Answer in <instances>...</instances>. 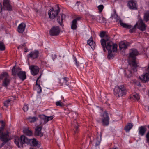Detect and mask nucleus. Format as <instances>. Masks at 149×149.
<instances>
[{
	"label": "nucleus",
	"mask_w": 149,
	"mask_h": 149,
	"mask_svg": "<svg viewBox=\"0 0 149 149\" xmlns=\"http://www.w3.org/2000/svg\"><path fill=\"white\" fill-rule=\"evenodd\" d=\"M113 91V94L116 97H120L125 95L127 90L123 85H117L115 86Z\"/></svg>",
	"instance_id": "1"
},
{
	"label": "nucleus",
	"mask_w": 149,
	"mask_h": 149,
	"mask_svg": "<svg viewBox=\"0 0 149 149\" xmlns=\"http://www.w3.org/2000/svg\"><path fill=\"white\" fill-rule=\"evenodd\" d=\"M31 140V139H28L24 135H22L20 138L18 137H15L14 139V141L15 144L19 148H20L23 146V144L30 143Z\"/></svg>",
	"instance_id": "2"
},
{
	"label": "nucleus",
	"mask_w": 149,
	"mask_h": 149,
	"mask_svg": "<svg viewBox=\"0 0 149 149\" xmlns=\"http://www.w3.org/2000/svg\"><path fill=\"white\" fill-rule=\"evenodd\" d=\"M0 79L3 80V86L7 87L10 84V78L7 73L4 72L0 76Z\"/></svg>",
	"instance_id": "3"
},
{
	"label": "nucleus",
	"mask_w": 149,
	"mask_h": 149,
	"mask_svg": "<svg viewBox=\"0 0 149 149\" xmlns=\"http://www.w3.org/2000/svg\"><path fill=\"white\" fill-rule=\"evenodd\" d=\"M117 45L116 44L113 43L111 41H109L107 42V45L105 47L109 51H112V49L113 52H116L117 51Z\"/></svg>",
	"instance_id": "4"
},
{
	"label": "nucleus",
	"mask_w": 149,
	"mask_h": 149,
	"mask_svg": "<svg viewBox=\"0 0 149 149\" xmlns=\"http://www.w3.org/2000/svg\"><path fill=\"white\" fill-rule=\"evenodd\" d=\"M119 22L120 25L123 28L130 29V33H133L135 32L137 24H136L134 26L132 27L131 25L123 23L121 20H120Z\"/></svg>",
	"instance_id": "5"
},
{
	"label": "nucleus",
	"mask_w": 149,
	"mask_h": 149,
	"mask_svg": "<svg viewBox=\"0 0 149 149\" xmlns=\"http://www.w3.org/2000/svg\"><path fill=\"white\" fill-rule=\"evenodd\" d=\"M57 10L54 11L53 8H52L48 11V14L49 16V18L50 19H53L54 18L58 15L60 11V8L58 6L57 7Z\"/></svg>",
	"instance_id": "6"
},
{
	"label": "nucleus",
	"mask_w": 149,
	"mask_h": 149,
	"mask_svg": "<svg viewBox=\"0 0 149 149\" xmlns=\"http://www.w3.org/2000/svg\"><path fill=\"white\" fill-rule=\"evenodd\" d=\"M0 135V139L1 141L3 142L2 145H4L10 140L8 132L4 133H3V132Z\"/></svg>",
	"instance_id": "7"
},
{
	"label": "nucleus",
	"mask_w": 149,
	"mask_h": 149,
	"mask_svg": "<svg viewBox=\"0 0 149 149\" xmlns=\"http://www.w3.org/2000/svg\"><path fill=\"white\" fill-rule=\"evenodd\" d=\"M60 29L58 26H54L50 30L49 33L50 35L56 36L58 35L60 33Z\"/></svg>",
	"instance_id": "8"
},
{
	"label": "nucleus",
	"mask_w": 149,
	"mask_h": 149,
	"mask_svg": "<svg viewBox=\"0 0 149 149\" xmlns=\"http://www.w3.org/2000/svg\"><path fill=\"white\" fill-rule=\"evenodd\" d=\"M102 122L104 126H107L109 124V117L106 112H104L102 115Z\"/></svg>",
	"instance_id": "9"
},
{
	"label": "nucleus",
	"mask_w": 149,
	"mask_h": 149,
	"mask_svg": "<svg viewBox=\"0 0 149 149\" xmlns=\"http://www.w3.org/2000/svg\"><path fill=\"white\" fill-rule=\"evenodd\" d=\"M136 24H137L138 28L140 30L144 31L146 30V25L141 19H139Z\"/></svg>",
	"instance_id": "10"
},
{
	"label": "nucleus",
	"mask_w": 149,
	"mask_h": 149,
	"mask_svg": "<svg viewBox=\"0 0 149 149\" xmlns=\"http://www.w3.org/2000/svg\"><path fill=\"white\" fill-rule=\"evenodd\" d=\"M32 74L33 76L36 75L38 73L39 69L38 67L34 65H31L29 67Z\"/></svg>",
	"instance_id": "11"
},
{
	"label": "nucleus",
	"mask_w": 149,
	"mask_h": 149,
	"mask_svg": "<svg viewBox=\"0 0 149 149\" xmlns=\"http://www.w3.org/2000/svg\"><path fill=\"white\" fill-rule=\"evenodd\" d=\"M139 78L143 82H148L149 81V73H144L139 77Z\"/></svg>",
	"instance_id": "12"
},
{
	"label": "nucleus",
	"mask_w": 149,
	"mask_h": 149,
	"mask_svg": "<svg viewBox=\"0 0 149 149\" xmlns=\"http://www.w3.org/2000/svg\"><path fill=\"white\" fill-rule=\"evenodd\" d=\"M135 61L136 59H132V61L130 63V65L131 68V69L134 72H137V68L138 66Z\"/></svg>",
	"instance_id": "13"
},
{
	"label": "nucleus",
	"mask_w": 149,
	"mask_h": 149,
	"mask_svg": "<svg viewBox=\"0 0 149 149\" xmlns=\"http://www.w3.org/2000/svg\"><path fill=\"white\" fill-rule=\"evenodd\" d=\"M131 52L130 53V57L132 59H136V56L138 55L139 52L137 50L135 49H131Z\"/></svg>",
	"instance_id": "14"
},
{
	"label": "nucleus",
	"mask_w": 149,
	"mask_h": 149,
	"mask_svg": "<svg viewBox=\"0 0 149 149\" xmlns=\"http://www.w3.org/2000/svg\"><path fill=\"white\" fill-rule=\"evenodd\" d=\"M42 126H37L35 131V134L36 136H40L42 137L43 135V133L41 132Z\"/></svg>",
	"instance_id": "15"
},
{
	"label": "nucleus",
	"mask_w": 149,
	"mask_h": 149,
	"mask_svg": "<svg viewBox=\"0 0 149 149\" xmlns=\"http://www.w3.org/2000/svg\"><path fill=\"white\" fill-rule=\"evenodd\" d=\"M21 69L19 67H17L15 65L13 66L12 69V74L13 76L18 75L20 72L21 71Z\"/></svg>",
	"instance_id": "16"
},
{
	"label": "nucleus",
	"mask_w": 149,
	"mask_h": 149,
	"mask_svg": "<svg viewBox=\"0 0 149 149\" xmlns=\"http://www.w3.org/2000/svg\"><path fill=\"white\" fill-rule=\"evenodd\" d=\"M39 54V52L38 51H35L31 52L28 55V58H31L34 59L38 58Z\"/></svg>",
	"instance_id": "17"
},
{
	"label": "nucleus",
	"mask_w": 149,
	"mask_h": 149,
	"mask_svg": "<svg viewBox=\"0 0 149 149\" xmlns=\"http://www.w3.org/2000/svg\"><path fill=\"white\" fill-rule=\"evenodd\" d=\"M65 18V15L63 14L59 15L57 17V21L60 25L62 26L63 24V21Z\"/></svg>",
	"instance_id": "18"
},
{
	"label": "nucleus",
	"mask_w": 149,
	"mask_h": 149,
	"mask_svg": "<svg viewBox=\"0 0 149 149\" xmlns=\"http://www.w3.org/2000/svg\"><path fill=\"white\" fill-rule=\"evenodd\" d=\"M128 6L130 9H137L136 4L134 1L131 0L128 2Z\"/></svg>",
	"instance_id": "19"
},
{
	"label": "nucleus",
	"mask_w": 149,
	"mask_h": 149,
	"mask_svg": "<svg viewBox=\"0 0 149 149\" xmlns=\"http://www.w3.org/2000/svg\"><path fill=\"white\" fill-rule=\"evenodd\" d=\"M26 24L24 23H22L18 26L17 31H18L20 33H23L25 29Z\"/></svg>",
	"instance_id": "20"
},
{
	"label": "nucleus",
	"mask_w": 149,
	"mask_h": 149,
	"mask_svg": "<svg viewBox=\"0 0 149 149\" xmlns=\"http://www.w3.org/2000/svg\"><path fill=\"white\" fill-rule=\"evenodd\" d=\"M3 5L6 7L7 10L9 11H11L12 10V7L9 3V1L8 0H5L3 3Z\"/></svg>",
	"instance_id": "21"
},
{
	"label": "nucleus",
	"mask_w": 149,
	"mask_h": 149,
	"mask_svg": "<svg viewBox=\"0 0 149 149\" xmlns=\"http://www.w3.org/2000/svg\"><path fill=\"white\" fill-rule=\"evenodd\" d=\"M17 76L22 81H24L26 77L25 72L22 71L21 70L18 74Z\"/></svg>",
	"instance_id": "22"
},
{
	"label": "nucleus",
	"mask_w": 149,
	"mask_h": 149,
	"mask_svg": "<svg viewBox=\"0 0 149 149\" xmlns=\"http://www.w3.org/2000/svg\"><path fill=\"white\" fill-rule=\"evenodd\" d=\"M72 127H74V128L73 129L74 131V135H75L79 132V125L78 124H75L74 123H73L72 124Z\"/></svg>",
	"instance_id": "23"
},
{
	"label": "nucleus",
	"mask_w": 149,
	"mask_h": 149,
	"mask_svg": "<svg viewBox=\"0 0 149 149\" xmlns=\"http://www.w3.org/2000/svg\"><path fill=\"white\" fill-rule=\"evenodd\" d=\"M6 125V123L4 121H0V134L3 132Z\"/></svg>",
	"instance_id": "24"
},
{
	"label": "nucleus",
	"mask_w": 149,
	"mask_h": 149,
	"mask_svg": "<svg viewBox=\"0 0 149 149\" xmlns=\"http://www.w3.org/2000/svg\"><path fill=\"white\" fill-rule=\"evenodd\" d=\"M146 130L145 126H141L139 127V134L141 136H143Z\"/></svg>",
	"instance_id": "25"
},
{
	"label": "nucleus",
	"mask_w": 149,
	"mask_h": 149,
	"mask_svg": "<svg viewBox=\"0 0 149 149\" xmlns=\"http://www.w3.org/2000/svg\"><path fill=\"white\" fill-rule=\"evenodd\" d=\"M23 132L25 134L29 136H31L32 134V131L29 130L28 128H24Z\"/></svg>",
	"instance_id": "26"
},
{
	"label": "nucleus",
	"mask_w": 149,
	"mask_h": 149,
	"mask_svg": "<svg viewBox=\"0 0 149 149\" xmlns=\"http://www.w3.org/2000/svg\"><path fill=\"white\" fill-rule=\"evenodd\" d=\"M133 72L134 73L132 69L130 70H126L125 71V76L128 78H130L132 76Z\"/></svg>",
	"instance_id": "27"
},
{
	"label": "nucleus",
	"mask_w": 149,
	"mask_h": 149,
	"mask_svg": "<svg viewBox=\"0 0 149 149\" xmlns=\"http://www.w3.org/2000/svg\"><path fill=\"white\" fill-rule=\"evenodd\" d=\"M110 18L113 19L114 18L115 19V22H117L118 20L119 21L120 20V17L118 16V15L116 14V11H114V13L111 15L110 17Z\"/></svg>",
	"instance_id": "28"
},
{
	"label": "nucleus",
	"mask_w": 149,
	"mask_h": 149,
	"mask_svg": "<svg viewBox=\"0 0 149 149\" xmlns=\"http://www.w3.org/2000/svg\"><path fill=\"white\" fill-rule=\"evenodd\" d=\"M42 75V74H41L40 76L38 78L36 81V85L37 86V88L38 89V92L39 93H41L42 92V89L40 85L39 84H38V80L40 78L41 76Z\"/></svg>",
	"instance_id": "29"
},
{
	"label": "nucleus",
	"mask_w": 149,
	"mask_h": 149,
	"mask_svg": "<svg viewBox=\"0 0 149 149\" xmlns=\"http://www.w3.org/2000/svg\"><path fill=\"white\" fill-rule=\"evenodd\" d=\"M100 42L104 51H106L105 47L107 45V42H108L105 39H102L100 40Z\"/></svg>",
	"instance_id": "30"
},
{
	"label": "nucleus",
	"mask_w": 149,
	"mask_h": 149,
	"mask_svg": "<svg viewBox=\"0 0 149 149\" xmlns=\"http://www.w3.org/2000/svg\"><path fill=\"white\" fill-rule=\"evenodd\" d=\"M87 44L90 46L92 48L94 47L95 43L93 42V38L92 36L90 38L89 40H88Z\"/></svg>",
	"instance_id": "31"
},
{
	"label": "nucleus",
	"mask_w": 149,
	"mask_h": 149,
	"mask_svg": "<svg viewBox=\"0 0 149 149\" xmlns=\"http://www.w3.org/2000/svg\"><path fill=\"white\" fill-rule=\"evenodd\" d=\"M131 97L135 100L138 101L139 99V94L136 93H133L131 96Z\"/></svg>",
	"instance_id": "32"
},
{
	"label": "nucleus",
	"mask_w": 149,
	"mask_h": 149,
	"mask_svg": "<svg viewBox=\"0 0 149 149\" xmlns=\"http://www.w3.org/2000/svg\"><path fill=\"white\" fill-rule=\"evenodd\" d=\"M128 46L127 43L121 42L119 44V47L121 49H125L127 48Z\"/></svg>",
	"instance_id": "33"
},
{
	"label": "nucleus",
	"mask_w": 149,
	"mask_h": 149,
	"mask_svg": "<svg viewBox=\"0 0 149 149\" xmlns=\"http://www.w3.org/2000/svg\"><path fill=\"white\" fill-rule=\"evenodd\" d=\"M132 127L133 125L132 124L128 123L125 127L124 130L126 132H129Z\"/></svg>",
	"instance_id": "34"
},
{
	"label": "nucleus",
	"mask_w": 149,
	"mask_h": 149,
	"mask_svg": "<svg viewBox=\"0 0 149 149\" xmlns=\"http://www.w3.org/2000/svg\"><path fill=\"white\" fill-rule=\"evenodd\" d=\"M96 18L97 21L100 23H104L106 21L105 18L103 17H100L98 16L96 17Z\"/></svg>",
	"instance_id": "35"
},
{
	"label": "nucleus",
	"mask_w": 149,
	"mask_h": 149,
	"mask_svg": "<svg viewBox=\"0 0 149 149\" xmlns=\"http://www.w3.org/2000/svg\"><path fill=\"white\" fill-rule=\"evenodd\" d=\"M77 22H76V20H74L72 21V24L71 25V29H76L77 27Z\"/></svg>",
	"instance_id": "36"
},
{
	"label": "nucleus",
	"mask_w": 149,
	"mask_h": 149,
	"mask_svg": "<svg viewBox=\"0 0 149 149\" xmlns=\"http://www.w3.org/2000/svg\"><path fill=\"white\" fill-rule=\"evenodd\" d=\"M68 78L67 77H64L63 79L60 80L59 83L62 85L63 83L66 84L68 81Z\"/></svg>",
	"instance_id": "37"
},
{
	"label": "nucleus",
	"mask_w": 149,
	"mask_h": 149,
	"mask_svg": "<svg viewBox=\"0 0 149 149\" xmlns=\"http://www.w3.org/2000/svg\"><path fill=\"white\" fill-rule=\"evenodd\" d=\"M144 20L146 22L149 20V12L146 13L144 15Z\"/></svg>",
	"instance_id": "38"
},
{
	"label": "nucleus",
	"mask_w": 149,
	"mask_h": 149,
	"mask_svg": "<svg viewBox=\"0 0 149 149\" xmlns=\"http://www.w3.org/2000/svg\"><path fill=\"white\" fill-rule=\"evenodd\" d=\"M37 118L36 117H29L28 118L29 121L31 123H33L37 120Z\"/></svg>",
	"instance_id": "39"
},
{
	"label": "nucleus",
	"mask_w": 149,
	"mask_h": 149,
	"mask_svg": "<svg viewBox=\"0 0 149 149\" xmlns=\"http://www.w3.org/2000/svg\"><path fill=\"white\" fill-rule=\"evenodd\" d=\"M112 51H108V55L107 56V58L108 59H112L114 56L113 55L112 53Z\"/></svg>",
	"instance_id": "40"
},
{
	"label": "nucleus",
	"mask_w": 149,
	"mask_h": 149,
	"mask_svg": "<svg viewBox=\"0 0 149 149\" xmlns=\"http://www.w3.org/2000/svg\"><path fill=\"white\" fill-rule=\"evenodd\" d=\"M5 49V46L3 43L1 41H0V50L3 51Z\"/></svg>",
	"instance_id": "41"
},
{
	"label": "nucleus",
	"mask_w": 149,
	"mask_h": 149,
	"mask_svg": "<svg viewBox=\"0 0 149 149\" xmlns=\"http://www.w3.org/2000/svg\"><path fill=\"white\" fill-rule=\"evenodd\" d=\"M32 143L33 145L34 146H37L38 144V141L36 139H32Z\"/></svg>",
	"instance_id": "42"
},
{
	"label": "nucleus",
	"mask_w": 149,
	"mask_h": 149,
	"mask_svg": "<svg viewBox=\"0 0 149 149\" xmlns=\"http://www.w3.org/2000/svg\"><path fill=\"white\" fill-rule=\"evenodd\" d=\"M77 114L75 112L73 111L71 112L70 114L69 117L70 118H72L74 117V116H77Z\"/></svg>",
	"instance_id": "43"
},
{
	"label": "nucleus",
	"mask_w": 149,
	"mask_h": 149,
	"mask_svg": "<svg viewBox=\"0 0 149 149\" xmlns=\"http://www.w3.org/2000/svg\"><path fill=\"white\" fill-rule=\"evenodd\" d=\"M56 104L57 106H59L60 107H63L64 106V104L61 102L60 101H58L56 102Z\"/></svg>",
	"instance_id": "44"
},
{
	"label": "nucleus",
	"mask_w": 149,
	"mask_h": 149,
	"mask_svg": "<svg viewBox=\"0 0 149 149\" xmlns=\"http://www.w3.org/2000/svg\"><path fill=\"white\" fill-rule=\"evenodd\" d=\"M10 102V101L9 100H8L5 101L4 103V106H6V107H7Z\"/></svg>",
	"instance_id": "45"
},
{
	"label": "nucleus",
	"mask_w": 149,
	"mask_h": 149,
	"mask_svg": "<svg viewBox=\"0 0 149 149\" xmlns=\"http://www.w3.org/2000/svg\"><path fill=\"white\" fill-rule=\"evenodd\" d=\"M46 116L44 115H41L39 116V118L42 120H43L45 122L46 121Z\"/></svg>",
	"instance_id": "46"
},
{
	"label": "nucleus",
	"mask_w": 149,
	"mask_h": 149,
	"mask_svg": "<svg viewBox=\"0 0 149 149\" xmlns=\"http://www.w3.org/2000/svg\"><path fill=\"white\" fill-rule=\"evenodd\" d=\"M106 34L105 33V32L104 31H102L100 32V36L101 38L104 37Z\"/></svg>",
	"instance_id": "47"
},
{
	"label": "nucleus",
	"mask_w": 149,
	"mask_h": 149,
	"mask_svg": "<svg viewBox=\"0 0 149 149\" xmlns=\"http://www.w3.org/2000/svg\"><path fill=\"white\" fill-rule=\"evenodd\" d=\"M23 109L24 110V112L27 111L28 109V105L26 104L24 105L23 108Z\"/></svg>",
	"instance_id": "48"
},
{
	"label": "nucleus",
	"mask_w": 149,
	"mask_h": 149,
	"mask_svg": "<svg viewBox=\"0 0 149 149\" xmlns=\"http://www.w3.org/2000/svg\"><path fill=\"white\" fill-rule=\"evenodd\" d=\"M46 118L45 122H47L49 120H52L53 119L54 117H53V116L49 117L46 116Z\"/></svg>",
	"instance_id": "49"
},
{
	"label": "nucleus",
	"mask_w": 149,
	"mask_h": 149,
	"mask_svg": "<svg viewBox=\"0 0 149 149\" xmlns=\"http://www.w3.org/2000/svg\"><path fill=\"white\" fill-rule=\"evenodd\" d=\"M98 8L100 12H102L104 8V6L103 5H100L98 6Z\"/></svg>",
	"instance_id": "50"
},
{
	"label": "nucleus",
	"mask_w": 149,
	"mask_h": 149,
	"mask_svg": "<svg viewBox=\"0 0 149 149\" xmlns=\"http://www.w3.org/2000/svg\"><path fill=\"white\" fill-rule=\"evenodd\" d=\"M146 137V140L147 142L149 143V132H148L147 133Z\"/></svg>",
	"instance_id": "51"
},
{
	"label": "nucleus",
	"mask_w": 149,
	"mask_h": 149,
	"mask_svg": "<svg viewBox=\"0 0 149 149\" xmlns=\"http://www.w3.org/2000/svg\"><path fill=\"white\" fill-rule=\"evenodd\" d=\"M104 38V39H105L106 40L107 42H108V41H109L110 39V37L107 34L106 35Z\"/></svg>",
	"instance_id": "52"
},
{
	"label": "nucleus",
	"mask_w": 149,
	"mask_h": 149,
	"mask_svg": "<svg viewBox=\"0 0 149 149\" xmlns=\"http://www.w3.org/2000/svg\"><path fill=\"white\" fill-rule=\"evenodd\" d=\"M25 47V44H24L23 45H20L19 47H18V48L19 49V48H22L24 47Z\"/></svg>",
	"instance_id": "53"
},
{
	"label": "nucleus",
	"mask_w": 149,
	"mask_h": 149,
	"mask_svg": "<svg viewBox=\"0 0 149 149\" xmlns=\"http://www.w3.org/2000/svg\"><path fill=\"white\" fill-rule=\"evenodd\" d=\"M74 60L75 61L76 63V64L77 66V67H78V66H79V64H78V63L77 62V60L76 58L74 57Z\"/></svg>",
	"instance_id": "54"
},
{
	"label": "nucleus",
	"mask_w": 149,
	"mask_h": 149,
	"mask_svg": "<svg viewBox=\"0 0 149 149\" xmlns=\"http://www.w3.org/2000/svg\"><path fill=\"white\" fill-rule=\"evenodd\" d=\"M74 123L75 124H79V123L77 122L76 120H74L73 122L72 123V124Z\"/></svg>",
	"instance_id": "55"
},
{
	"label": "nucleus",
	"mask_w": 149,
	"mask_h": 149,
	"mask_svg": "<svg viewBox=\"0 0 149 149\" xmlns=\"http://www.w3.org/2000/svg\"><path fill=\"white\" fill-rule=\"evenodd\" d=\"M81 3V2L79 1H77L76 2V5H77V6H79V4Z\"/></svg>",
	"instance_id": "56"
},
{
	"label": "nucleus",
	"mask_w": 149,
	"mask_h": 149,
	"mask_svg": "<svg viewBox=\"0 0 149 149\" xmlns=\"http://www.w3.org/2000/svg\"><path fill=\"white\" fill-rule=\"evenodd\" d=\"M2 7L1 4L0 3V13L2 11Z\"/></svg>",
	"instance_id": "57"
},
{
	"label": "nucleus",
	"mask_w": 149,
	"mask_h": 149,
	"mask_svg": "<svg viewBox=\"0 0 149 149\" xmlns=\"http://www.w3.org/2000/svg\"><path fill=\"white\" fill-rule=\"evenodd\" d=\"M91 17L93 19H96L94 15H91Z\"/></svg>",
	"instance_id": "58"
},
{
	"label": "nucleus",
	"mask_w": 149,
	"mask_h": 149,
	"mask_svg": "<svg viewBox=\"0 0 149 149\" xmlns=\"http://www.w3.org/2000/svg\"><path fill=\"white\" fill-rule=\"evenodd\" d=\"M80 18H81L80 17H77L74 20H76V22H77V21L78 20H80Z\"/></svg>",
	"instance_id": "59"
},
{
	"label": "nucleus",
	"mask_w": 149,
	"mask_h": 149,
	"mask_svg": "<svg viewBox=\"0 0 149 149\" xmlns=\"http://www.w3.org/2000/svg\"><path fill=\"white\" fill-rule=\"evenodd\" d=\"M27 51H28V49H27L26 48H25V49L24 50V52H27Z\"/></svg>",
	"instance_id": "60"
},
{
	"label": "nucleus",
	"mask_w": 149,
	"mask_h": 149,
	"mask_svg": "<svg viewBox=\"0 0 149 149\" xmlns=\"http://www.w3.org/2000/svg\"><path fill=\"white\" fill-rule=\"evenodd\" d=\"M138 86H141V84H140V83H139V84L138 85Z\"/></svg>",
	"instance_id": "61"
},
{
	"label": "nucleus",
	"mask_w": 149,
	"mask_h": 149,
	"mask_svg": "<svg viewBox=\"0 0 149 149\" xmlns=\"http://www.w3.org/2000/svg\"><path fill=\"white\" fill-rule=\"evenodd\" d=\"M2 145V143L1 144V145H0V148H1L2 147L3 145Z\"/></svg>",
	"instance_id": "62"
},
{
	"label": "nucleus",
	"mask_w": 149,
	"mask_h": 149,
	"mask_svg": "<svg viewBox=\"0 0 149 149\" xmlns=\"http://www.w3.org/2000/svg\"><path fill=\"white\" fill-rule=\"evenodd\" d=\"M148 127L149 129V125H148Z\"/></svg>",
	"instance_id": "63"
},
{
	"label": "nucleus",
	"mask_w": 149,
	"mask_h": 149,
	"mask_svg": "<svg viewBox=\"0 0 149 149\" xmlns=\"http://www.w3.org/2000/svg\"><path fill=\"white\" fill-rule=\"evenodd\" d=\"M66 84L67 86H68V85H69V84Z\"/></svg>",
	"instance_id": "64"
}]
</instances>
